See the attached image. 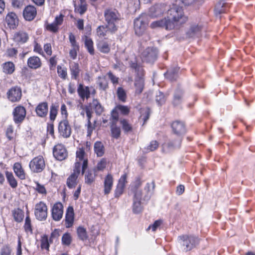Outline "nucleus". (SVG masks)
<instances>
[{
    "instance_id": "47",
    "label": "nucleus",
    "mask_w": 255,
    "mask_h": 255,
    "mask_svg": "<svg viewBox=\"0 0 255 255\" xmlns=\"http://www.w3.org/2000/svg\"><path fill=\"white\" fill-rule=\"evenodd\" d=\"M142 210L141 201L133 200L132 211L134 214H139Z\"/></svg>"
},
{
    "instance_id": "27",
    "label": "nucleus",
    "mask_w": 255,
    "mask_h": 255,
    "mask_svg": "<svg viewBox=\"0 0 255 255\" xmlns=\"http://www.w3.org/2000/svg\"><path fill=\"white\" fill-rule=\"evenodd\" d=\"M27 65L30 68L36 69L41 67V62L38 56H33L28 59Z\"/></svg>"
},
{
    "instance_id": "12",
    "label": "nucleus",
    "mask_w": 255,
    "mask_h": 255,
    "mask_svg": "<svg viewBox=\"0 0 255 255\" xmlns=\"http://www.w3.org/2000/svg\"><path fill=\"white\" fill-rule=\"evenodd\" d=\"M171 127L173 132L177 135H182L186 132V126L183 121L176 120L172 122Z\"/></svg>"
},
{
    "instance_id": "41",
    "label": "nucleus",
    "mask_w": 255,
    "mask_h": 255,
    "mask_svg": "<svg viewBox=\"0 0 255 255\" xmlns=\"http://www.w3.org/2000/svg\"><path fill=\"white\" fill-rule=\"evenodd\" d=\"M70 70L72 77L76 79L80 72L78 64L74 62L71 63L70 65Z\"/></svg>"
},
{
    "instance_id": "62",
    "label": "nucleus",
    "mask_w": 255,
    "mask_h": 255,
    "mask_svg": "<svg viewBox=\"0 0 255 255\" xmlns=\"http://www.w3.org/2000/svg\"><path fill=\"white\" fill-rule=\"evenodd\" d=\"M108 76L109 79L111 81L114 86H116L119 83V78L114 75L112 72H109L108 73Z\"/></svg>"
},
{
    "instance_id": "36",
    "label": "nucleus",
    "mask_w": 255,
    "mask_h": 255,
    "mask_svg": "<svg viewBox=\"0 0 255 255\" xmlns=\"http://www.w3.org/2000/svg\"><path fill=\"white\" fill-rule=\"evenodd\" d=\"M12 216L15 222L20 223L24 217V212L19 208L15 209L12 211Z\"/></svg>"
},
{
    "instance_id": "8",
    "label": "nucleus",
    "mask_w": 255,
    "mask_h": 255,
    "mask_svg": "<svg viewBox=\"0 0 255 255\" xmlns=\"http://www.w3.org/2000/svg\"><path fill=\"white\" fill-rule=\"evenodd\" d=\"M158 51L156 48L148 47L141 53V58L143 62L152 63L157 59Z\"/></svg>"
},
{
    "instance_id": "10",
    "label": "nucleus",
    "mask_w": 255,
    "mask_h": 255,
    "mask_svg": "<svg viewBox=\"0 0 255 255\" xmlns=\"http://www.w3.org/2000/svg\"><path fill=\"white\" fill-rule=\"evenodd\" d=\"M21 90L17 86L12 87L7 92V98L12 102H18L21 99Z\"/></svg>"
},
{
    "instance_id": "18",
    "label": "nucleus",
    "mask_w": 255,
    "mask_h": 255,
    "mask_svg": "<svg viewBox=\"0 0 255 255\" xmlns=\"http://www.w3.org/2000/svg\"><path fill=\"white\" fill-rule=\"evenodd\" d=\"M178 242L180 249L183 252H187L191 250V239L190 236L183 235L179 237Z\"/></svg>"
},
{
    "instance_id": "2",
    "label": "nucleus",
    "mask_w": 255,
    "mask_h": 255,
    "mask_svg": "<svg viewBox=\"0 0 255 255\" xmlns=\"http://www.w3.org/2000/svg\"><path fill=\"white\" fill-rule=\"evenodd\" d=\"M105 20L111 30L117 29L118 24L121 18V15L118 11L113 8H107L104 11Z\"/></svg>"
},
{
    "instance_id": "21",
    "label": "nucleus",
    "mask_w": 255,
    "mask_h": 255,
    "mask_svg": "<svg viewBox=\"0 0 255 255\" xmlns=\"http://www.w3.org/2000/svg\"><path fill=\"white\" fill-rule=\"evenodd\" d=\"M113 183V176L111 173H108L104 178V193L105 195H108L111 192Z\"/></svg>"
},
{
    "instance_id": "17",
    "label": "nucleus",
    "mask_w": 255,
    "mask_h": 255,
    "mask_svg": "<svg viewBox=\"0 0 255 255\" xmlns=\"http://www.w3.org/2000/svg\"><path fill=\"white\" fill-rule=\"evenodd\" d=\"M166 9V5L164 4H157L149 8V14L152 18L157 17L161 15Z\"/></svg>"
},
{
    "instance_id": "35",
    "label": "nucleus",
    "mask_w": 255,
    "mask_h": 255,
    "mask_svg": "<svg viewBox=\"0 0 255 255\" xmlns=\"http://www.w3.org/2000/svg\"><path fill=\"white\" fill-rule=\"evenodd\" d=\"M78 238L82 241H85L88 239V235L87 230L84 227L80 226H79L76 230Z\"/></svg>"
},
{
    "instance_id": "29",
    "label": "nucleus",
    "mask_w": 255,
    "mask_h": 255,
    "mask_svg": "<svg viewBox=\"0 0 255 255\" xmlns=\"http://www.w3.org/2000/svg\"><path fill=\"white\" fill-rule=\"evenodd\" d=\"M80 97L84 101L85 99H88L90 97V92L88 87H84L80 84L77 89Z\"/></svg>"
},
{
    "instance_id": "11",
    "label": "nucleus",
    "mask_w": 255,
    "mask_h": 255,
    "mask_svg": "<svg viewBox=\"0 0 255 255\" xmlns=\"http://www.w3.org/2000/svg\"><path fill=\"white\" fill-rule=\"evenodd\" d=\"M63 206L60 202H56L51 209V216L53 220L59 221L63 217Z\"/></svg>"
},
{
    "instance_id": "31",
    "label": "nucleus",
    "mask_w": 255,
    "mask_h": 255,
    "mask_svg": "<svg viewBox=\"0 0 255 255\" xmlns=\"http://www.w3.org/2000/svg\"><path fill=\"white\" fill-rule=\"evenodd\" d=\"M13 169L16 176H17L19 179L23 180L25 178L24 171L20 163H15L13 166Z\"/></svg>"
},
{
    "instance_id": "40",
    "label": "nucleus",
    "mask_w": 255,
    "mask_h": 255,
    "mask_svg": "<svg viewBox=\"0 0 255 255\" xmlns=\"http://www.w3.org/2000/svg\"><path fill=\"white\" fill-rule=\"evenodd\" d=\"M5 176L7 182L12 188H15L17 186V182L11 172L6 171Z\"/></svg>"
},
{
    "instance_id": "4",
    "label": "nucleus",
    "mask_w": 255,
    "mask_h": 255,
    "mask_svg": "<svg viewBox=\"0 0 255 255\" xmlns=\"http://www.w3.org/2000/svg\"><path fill=\"white\" fill-rule=\"evenodd\" d=\"M130 66L135 69V71L137 74V77L135 78L134 82L135 93L140 94L142 92L144 88V79L143 78L144 75L143 69L142 67L137 65L136 63H131Z\"/></svg>"
},
{
    "instance_id": "1",
    "label": "nucleus",
    "mask_w": 255,
    "mask_h": 255,
    "mask_svg": "<svg viewBox=\"0 0 255 255\" xmlns=\"http://www.w3.org/2000/svg\"><path fill=\"white\" fill-rule=\"evenodd\" d=\"M169 23L173 25V29L178 28L181 24L185 23L188 18L185 15L182 8L176 4H173L172 6L168 10L166 17Z\"/></svg>"
},
{
    "instance_id": "25",
    "label": "nucleus",
    "mask_w": 255,
    "mask_h": 255,
    "mask_svg": "<svg viewBox=\"0 0 255 255\" xmlns=\"http://www.w3.org/2000/svg\"><path fill=\"white\" fill-rule=\"evenodd\" d=\"M230 5L225 2V0H222L220 1L216 5L215 8V12L216 14H222L226 13L228 11Z\"/></svg>"
},
{
    "instance_id": "38",
    "label": "nucleus",
    "mask_w": 255,
    "mask_h": 255,
    "mask_svg": "<svg viewBox=\"0 0 255 255\" xmlns=\"http://www.w3.org/2000/svg\"><path fill=\"white\" fill-rule=\"evenodd\" d=\"M80 4L77 5L74 3L75 12L79 13L80 15L83 14L87 9V4L86 1H80Z\"/></svg>"
},
{
    "instance_id": "13",
    "label": "nucleus",
    "mask_w": 255,
    "mask_h": 255,
    "mask_svg": "<svg viewBox=\"0 0 255 255\" xmlns=\"http://www.w3.org/2000/svg\"><path fill=\"white\" fill-rule=\"evenodd\" d=\"M54 156L58 160H63L67 156V152L62 144H57L55 145L53 149Z\"/></svg>"
},
{
    "instance_id": "60",
    "label": "nucleus",
    "mask_w": 255,
    "mask_h": 255,
    "mask_svg": "<svg viewBox=\"0 0 255 255\" xmlns=\"http://www.w3.org/2000/svg\"><path fill=\"white\" fill-rule=\"evenodd\" d=\"M130 109L127 106L119 105L114 109L112 112H129Z\"/></svg>"
},
{
    "instance_id": "16",
    "label": "nucleus",
    "mask_w": 255,
    "mask_h": 255,
    "mask_svg": "<svg viewBox=\"0 0 255 255\" xmlns=\"http://www.w3.org/2000/svg\"><path fill=\"white\" fill-rule=\"evenodd\" d=\"M150 27L153 29L165 28L166 30L173 29V24L169 23L166 17L161 20L153 21L151 23Z\"/></svg>"
},
{
    "instance_id": "49",
    "label": "nucleus",
    "mask_w": 255,
    "mask_h": 255,
    "mask_svg": "<svg viewBox=\"0 0 255 255\" xmlns=\"http://www.w3.org/2000/svg\"><path fill=\"white\" fill-rule=\"evenodd\" d=\"M98 84L100 89L105 90L108 86V82L105 77H99Z\"/></svg>"
},
{
    "instance_id": "46",
    "label": "nucleus",
    "mask_w": 255,
    "mask_h": 255,
    "mask_svg": "<svg viewBox=\"0 0 255 255\" xmlns=\"http://www.w3.org/2000/svg\"><path fill=\"white\" fill-rule=\"evenodd\" d=\"M117 95L120 101L123 102H126L127 99V93L126 91L122 87H119L117 89Z\"/></svg>"
},
{
    "instance_id": "52",
    "label": "nucleus",
    "mask_w": 255,
    "mask_h": 255,
    "mask_svg": "<svg viewBox=\"0 0 255 255\" xmlns=\"http://www.w3.org/2000/svg\"><path fill=\"white\" fill-rule=\"evenodd\" d=\"M107 164V160L104 158L101 159V160L98 162L96 167L95 168L96 169V172H97V171H103L106 168Z\"/></svg>"
},
{
    "instance_id": "23",
    "label": "nucleus",
    "mask_w": 255,
    "mask_h": 255,
    "mask_svg": "<svg viewBox=\"0 0 255 255\" xmlns=\"http://www.w3.org/2000/svg\"><path fill=\"white\" fill-rule=\"evenodd\" d=\"M74 213L73 208L71 206L68 207L65 215V225L66 228H70L73 225Z\"/></svg>"
},
{
    "instance_id": "34",
    "label": "nucleus",
    "mask_w": 255,
    "mask_h": 255,
    "mask_svg": "<svg viewBox=\"0 0 255 255\" xmlns=\"http://www.w3.org/2000/svg\"><path fill=\"white\" fill-rule=\"evenodd\" d=\"M103 108L97 100H94L90 104L86 112H102Z\"/></svg>"
},
{
    "instance_id": "33",
    "label": "nucleus",
    "mask_w": 255,
    "mask_h": 255,
    "mask_svg": "<svg viewBox=\"0 0 255 255\" xmlns=\"http://www.w3.org/2000/svg\"><path fill=\"white\" fill-rule=\"evenodd\" d=\"M183 100V92L181 90H177L174 94L172 104L174 106L179 105Z\"/></svg>"
},
{
    "instance_id": "44",
    "label": "nucleus",
    "mask_w": 255,
    "mask_h": 255,
    "mask_svg": "<svg viewBox=\"0 0 255 255\" xmlns=\"http://www.w3.org/2000/svg\"><path fill=\"white\" fill-rule=\"evenodd\" d=\"M26 113H13V121L16 124L21 123L25 119Z\"/></svg>"
},
{
    "instance_id": "59",
    "label": "nucleus",
    "mask_w": 255,
    "mask_h": 255,
    "mask_svg": "<svg viewBox=\"0 0 255 255\" xmlns=\"http://www.w3.org/2000/svg\"><path fill=\"white\" fill-rule=\"evenodd\" d=\"M69 39L72 48H79V45L76 42L75 36L72 33H69Z\"/></svg>"
},
{
    "instance_id": "48",
    "label": "nucleus",
    "mask_w": 255,
    "mask_h": 255,
    "mask_svg": "<svg viewBox=\"0 0 255 255\" xmlns=\"http://www.w3.org/2000/svg\"><path fill=\"white\" fill-rule=\"evenodd\" d=\"M202 27L199 25H196L192 27V39L195 37L199 38L201 37L202 33Z\"/></svg>"
},
{
    "instance_id": "24",
    "label": "nucleus",
    "mask_w": 255,
    "mask_h": 255,
    "mask_svg": "<svg viewBox=\"0 0 255 255\" xmlns=\"http://www.w3.org/2000/svg\"><path fill=\"white\" fill-rule=\"evenodd\" d=\"M97 47L99 51L105 54L108 53L111 50L110 43L104 40H99L97 43Z\"/></svg>"
},
{
    "instance_id": "30",
    "label": "nucleus",
    "mask_w": 255,
    "mask_h": 255,
    "mask_svg": "<svg viewBox=\"0 0 255 255\" xmlns=\"http://www.w3.org/2000/svg\"><path fill=\"white\" fill-rule=\"evenodd\" d=\"M119 121L122 126V129L125 133L128 134L132 131V126L128 120L119 117Z\"/></svg>"
},
{
    "instance_id": "15",
    "label": "nucleus",
    "mask_w": 255,
    "mask_h": 255,
    "mask_svg": "<svg viewBox=\"0 0 255 255\" xmlns=\"http://www.w3.org/2000/svg\"><path fill=\"white\" fill-rule=\"evenodd\" d=\"M58 131L60 135L64 138H68L70 136L71 129L67 120H63L59 123Z\"/></svg>"
},
{
    "instance_id": "53",
    "label": "nucleus",
    "mask_w": 255,
    "mask_h": 255,
    "mask_svg": "<svg viewBox=\"0 0 255 255\" xmlns=\"http://www.w3.org/2000/svg\"><path fill=\"white\" fill-rule=\"evenodd\" d=\"M92 113H86L87 117L88 118V127H87V136H90L94 129V128L92 126L91 123L90 122V118L91 117V114Z\"/></svg>"
},
{
    "instance_id": "37",
    "label": "nucleus",
    "mask_w": 255,
    "mask_h": 255,
    "mask_svg": "<svg viewBox=\"0 0 255 255\" xmlns=\"http://www.w3.org/2000/svg\"><path fill=\"white\" fill-rule=\"evenodd\" d=\"M178 71L179 68L177 67L171 68L167 71L165 76L169 80L174 81L178 77Z\"/></svg>"
},
{
    "instance_id": "57",
    "label": "nucleus",
    "mask_w": 255,
    "mask_h": 255,
    "mask_svg": "<svg viewBox=\"0 0 255 255\" xmlns=\"http://www.w3.org/2000/svg\"><path fill=\"white\" fill-rule=\"evenodd\" d=\"M35 190L39 193L41 194H46V190L44 185L39 184L38 182L35 183Z\"/></svg>"
},
{
    "instance_id": "43",
    "label": "nucleus",
    "mask_w": 255,
    "mask_h": 255,
    "mask_svg": "<svg viewBox=\"0 0 255 255\" xmlns=\"http://www.w3.org/2000/svg\"><path fill=\"white\" fill-rule=\"evenodd\" d=\"M14 65L11 62H7L3 64V71L6 74H12L14 71Z\"/></svg>"
},
{
    "instance_id": "14",
    "label": "nucleus",
    "mask_w": 255,
    "mask_h": 255,
    "mask_svg": "<svg viewBox=\"0 0 255 255\" xmlns=\"http://www.w3.org/2000/svg\"><path fill=\"white\" fill-rule=\"evenodd\" d=\"M80 170L79 164H76V168L74 169V172L67 179L66 184L69 188H74L77 185V179L80 174Z\"/></svg>"
},
{
    "instance_id": "19",
    "label": "nucleus",
    "mask_w": 255,
    "mask_h": 255,
    "mask_svg": "<svg viewBox=\"0 0 255 255\" xmlns=\"http://www.w3.org/2000/svg\"><path fill=\"white\" fill-rule=\"evenodd\" d=\"M37 15L36 7L32 5L26 6L23 10V16L27 21L32 20Z\"/></svg>"
},
{
    "instance_id": "50",
    "label": "nucleus",
    "mask_w": 255,
    "mask_h": 255,
    "mask_svg": "<svg viewBox=\"0 0 255 255\" xmlns=\"http://www.w3.org/2000/svg\"><path fill=\"white\" fill-rule=\"evenodd\" d=\"M41 248L42 249H45L46 250H49V242L48 240V236L46 235H44L41 238Z\"/></svg>"
},
{
    "instance_id": "6",
    "label": "nucleus",
    "mask_w": 255,
    "mask_h": 255,
    "mask_svg": "<svg viewBox=\"0 0 255 255\" xmlns=\"http://www.w3.org/2000/svg\"><path fill=\"white\" fill-rule=\"evenodd\" d=\"M48 208L45 203L40 201L36 203L34 208L35 218L40 221L46 220L48 214Z\"/></svg>"
},
{
    "instance_id": "32",
    "label": "nucleus",
    "mask_w": 255,
    "mask_h": 255,
    "mask_svg": "<svg viewBox=\"0 0 255 255\" xmlns=\"http://www.w3.org/2000/svg\"><path fill=\"white\" fill-rule=\"evenodd\" d=\"M96 176L97 172L96 168L89 170L85 175V183L91 184L95 181Z\"/></svg>"
},
{
    "instance_id": "42",
    "label": "nucleus",
    "mask_w": 255,
    "mask_h": 255,
    "mask_svg": "<svg viewBox=\"0 0 255 255\" xmlns=\"http://www.w3.org/2000/svg\"><path fill=\"white\" fill-rule=\"evenodd\" d=\"M25 232L26 234H32L33 233L31 223V220L28 215V212H27V216L25 219V222L23 226Z\"/></svg>"
},
{
    "instance_id": "28",
    "label": "nucleus",
    "mask_w": 255,
    "mask_h": 255,
    "mask_svg": "<svg viewBox=\"0 0 255 255\" xmlns=\"http://www.w3.org/2000/svg\"><path fill=\"white\" fill-rule=\"evenodd\" d=\"M13 39L18 43L23 44L26 42L28 39V35L25 32L20 31L14 34Z\"/></svg>"
},
{
    "instance_id": "7",
    "label": "nucleus",
    "mask_w": 255,
    "mask_h": 255,
    "mask_svg": "<svg viewBox=\"0 0 255 255\" xmlns=\"http://www.w3.org/2000/svg\"><path fill=\"white\" fill-rule=\"evenodd\" d=\"M31 171L34 173L42 172L45 167L44 158L42 156H38L31 160L29 164Z\"/></svg>"
},
{
    "instance_id": "64",
    "label": "nucleus",
    "mask_w": 255,
    "mask_h": 255,
    "mask_svg": "<svg viewBox=\"0 0 255 255\" xmlns=\"http://www.w3.org/2000/svg\"><path fill=\"white\" fill-rule=\"evenodd\" d=\"M11 253V248L8 246H4L1 249L0 255H10Z\"/></svg>"
},
{
    "instance_id": "9",
    "label": "nucleus",
    "mask_w": 255,
    "mask_h": 255,
    "mask_svg": "<svg viewBox=\"0 0 255 255\" xmlns=\"http://www.w3.org/2000/svg\"><path fill=\"white\" fill-rule=\"evenodd\" d=\"M76 160L74 168H76V164L78 163L79 164L80 170L82 166V172L83 174L85 170L88 166V157L83 148H80L77 150Z\"/></svg>"
},
{
    "instance_id": "26",
    "label": "nucleus",
    "mask_w": 255,
    "mask_h": 255,
    "mask_svg": "<svg viewBox=\"0 0 255 255\" xmlns=\"http://www.w3.org/2000/svg\"><path fill=\"white\" fill-rule=\"evenodd\" d=\"M155 184L154 182L147 183L144 187L145 195L143 196V200L148 201L153 194Z\"/></svg>"
},
{
    "instance_id": "5",
    "label": "nucleus",
    "mask_w": 255,
    "mask_h": 255,
    "mask_svg": "<svg viewBox=\"0 0 255 255\" xmlns=\"http://www.w3.org/2000/svg\"><path fill=\"white\" fill-rule=\"evenodd\" d=\"M148 23V17L145 14H142L136 18L134 21L135 34L138 36L143 34L146 31Z\"/></svg>"
},
{
    "instance_id": "63",
    "label": "nucleus",
    "mask_w": 255,
    "mask_h": 255,
    "mask_svg": "<svg viewBox=\"0 0 255 255\" xmlns=\"http://www.w3.org/2000/svg\"><path fill=\"white\" fill-rule=\"evenodd\" d=\"M48 110V105L46 102H43L39 104L36 108V112H43L47 111Z\"/></svg>"
},
{
    "instance_id": "22",
    "label": "nucleus",
    "mask_w": 255,
    "mask_h": 255,
    "mask_svg": "<svg viewBox=\"0 0 255 255\" xmlns=\"http://www.w3.org/2000/svg\"><path fill=\"white\" fill-rule=\"evenodd\" d=\"M5 21L7 25L11 29L15 28L18 23L17 17L13 12H9L7 14Z\"/></svg>"
},
{
    "instance_id": "54",
    "label": "nucleus",
    "mask_w": 255,
    "mask_h": 255,
    "mask_svg": "<svg viewBox=\"0 0 255 255\" xmlns=\"http://www.w3.org/2000/svg\"><path fill=\"white\" fill-rule=\"evenodd\" d=\"M72 239L69 233H65L62 237V242L63 245L69 246L71 243Z\"/></svg>"
},
{
    "instance_id": "45",
    "label": "nucleus",
    "mask_w": 255,
    "mask_h": 255,
    "mask_svg": "<svg viewBox=\"0 0 255 255\" xmlns=\"http://www.w3.org/2000/svg\"><path fill=\"white\" fill-rule=\"evenodd\" d=\"M85 45L87 48L88 52L91 55H93L94 54V49L92 40L91 38L86 36L85 40Z\"/></svg>"
},
{
    "instance_id": "61",
    "label": "nucleus",
    "mask_w": 255,
    "mask_h": 255,
    "mask_svg": "<svg viewBox=\"0 0 255 255\" xmlns=\"http://www.w3.org/2000/svg\"><path fill=\"white\" fill-rule=\"evenodd\" d=\"M141 185V181L139 178H137L131 185V191L138 190Z\"/></svg>"
},
{
    "instance_id": "55",
    "label": "nucleus",
    "mask_w": 255,
    "mask_h": 255,
    "mask_svg": "<svg viewBox=\"0 0 255 255\" xmlns=\"http://www.w3.org/2000/svg\"><path fill=\"white\" fill-rule=\"evenodd\" d=\"M165 101L164 94L161 92H158L156 95V102L159 105H161Z\"/></svg>"
},
{
    "instance_id": "58",
    "label": "nucleus",
    "mask_w": 255,
    "mask_h": 255,
    "mask_svg": "<svg viewBox=\"0 0 255 255\" xmlns=\"http://www.w3.org/2000/svg\"><path fill=\"white\" fill-rule=\"evenodd\" d=\"M46 28L48 31L54 33L57 32L58 30V26L57 25V24L55 23L54 22L50 24H47Z\"/></svg>"
},
{
    "instance_id": "39",
    "label": "nucleus",
    "mask_w": 255,
    "mask_h": 255,
    "mask_svg": "<svg viewBox=\"0 0 255 255\" xmlns=\"http://www.w3.org/2000/svg\"><path fill=\"white\" fill-rule=\"evenodd\" d=\"M94 151L97 156H102L105 152L103 144L101 141H96L94 144Z\"/></svg>"
},
{
    "instance_id": "51",
    "label": "nucleus",
    "mask_w": 255,
    "mask_h": 255,
    "mask_svg": "<svg viewBox=\"0 0 255 255\" xmlns=\"http://www.w3.org/2000/svg\"><path fill=\"white\" fill-rule=\"evenodd\" d=\"M57 73L59 76L63 79H65L67 77V69L65 67H62L58 65L57 66Z\"/></svg>"
},
{
    "instance_id": "20",
    "label": "nucleus",
    "mask_w": 255,
    "mask_h": 255,
    "mask_svg": "<svg viewBox=\"0 0 255 255\" xmlns=\"http://www.w3.org/2000/svg\"><path fill=\"white\" fill-rule=\"evenodd\" d=\"M110 26L108 24L102 25L98 26L96 29L97 36L100 38H103L109 34H113L115 33L117 29L111 30L110 29Z\"/></svg>"
},
{
    "instance_id": "3",
    "label": "nucleus",
    "mask_w": 255,
    "mask_h": 255,
    "mask_svg": "<svg viewBox=\"0 0 255 255\" xmlns=\"http://www.w3.org/2000/svg\"><path fill=\"white\" fill-rule=\"evenodd\" d=\"M119 113H110L109 119H103V122L107 123L109 121L111 136L115 139L120 137L121 134V128L117 125L119 120Z\"/></svg>"
},
{
    "instance_id": "56",
    "label": "nucleus",
    "mask_w": 255,
    "mask_h": 255,
    "mask_svg": "<svg viewBox=\"0 0 255 255\" xmlns=\"http://www.w3.org/2000/svg\"><path fill=\"white\" fill-rule=\"evenodd\" d=\"M158 147V143L156 140L151 141L150 144L145 148L147 152L152 151Z\"/></svg>"
}]
</instances>
